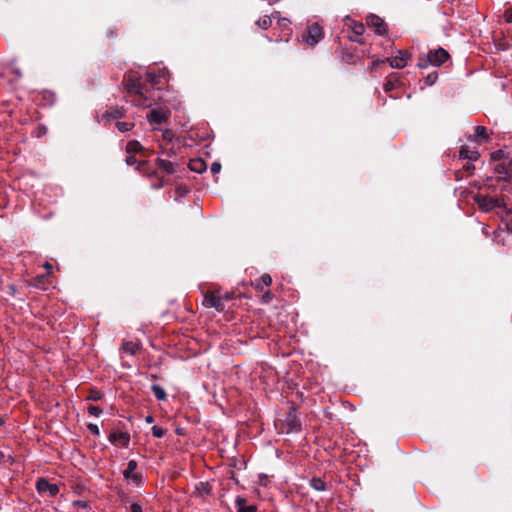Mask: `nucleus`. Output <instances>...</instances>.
Returning a JSON list of instances; mask_svg holds the SVG:
<instances>
[{
	"label": "nucleus",
	"instance_id": "f257e3e1",
	"mask_svg": "<svg viewBox=\"0 0 512 512\" xmlns=\"http://www.w3.org/2000/svg\"><path fill=\"white\" fill-rule=\"evenodd\" d=\"M324 38L323 26L315 22L307 26L300 41L309 47L316 46Z\"/></svg>",
	"mask_w": 512,
	"mask_h": 512
},
{
	"label": "nucleus",
	"instance_id": "f03ea898",
	"mask_svg": "<svg viewBox=\"0 0 512 512\" xmlns=\"http://www.w3.org/2000/svg\"><path fill=\"white\" fill-rule=\"evenodd\" d=\"M479 207L484 211H490L494 208H504L510 210L508 199L505 196L492 197L487 195H479L476 198Z\"/></svg>",
	"mask_w": 512,
	"mask_h": 512
},
{
	"label": "nucleus",
	"instance_id": "7ed1b4c3",
	"mask_svg": "<svg viewBox=\"0 0 512 512\" xmlns=\"http://www.w3.org/2000/svg\"><path fill=\"white\" fill-rule=\"evenodd\" d=\"M449 57V53L440 47L438 49L429 51L427 57L421 60L418 63V66L421 68H426L428 65L438 67L444 64L449 59Z\"/></svg>",
	"mask_w": 512,
	"mask_h": 512
},
{
	"label": "nucleus",
	"instance_id": "20e7f679",
	"mask_svg": "<svg viewBox=\"0 0 512 512\" xmlns=\"http://www.w3.org/2000/svg\"><path fill=\"white\" fill-rule=\"evenodd\" d=\"M230 299L228 294L224 296L219 295L216 292H208L204 295L202 305L205 308H214L218 312L225 310L224 301Z\"/></svg>",
	"mask_w": 512,
	"mask_h": 512
},
{
	"label": "nucleus",
	"instance_id": "39448f33",
	"mask_svg": "<svg viewBox=\"0 0 512 512\" xmlns=\"http://www.w3.org/2000/svg\"><path fill=\"white\" fill-rule=\"evenodd\" d=\"M137 467L138 463L136 460H129L127 468L123 471V478L127 483L138 487L143 483V475L137 471Z\"/></svg>",
	"mask_w": 512,
	"mask_h": 512
},
{
	"label": "nucleus",
	"instance_id": "423d86ee",
	"mask_svg": "<svg viewBox=\"0 0 512 512\" xmlns=\"http://www.w3.org/2000/svg\"><path fill=\"white\" fill-rule=\"evenodd\" d=\"M154 90L145 88L142 94L138 95L137 98L131 99V102L139 108L147 109L151 108L156 104V99L153 96Z\"/></svg>",
	"mask_w": 512,
	"mask_h": 512
},
{
	"label": "nucleus",
	"instance_id": "0eeeda50",
	"mask_svg": "<svg viewBox=\"0 0 512 512\" xmlns=\"http://www.w3.org/2000/svg\"><path fill=\"white\" fill-rule=\"evenodd\" d=\"M36 490L40 494H47L49 497H55L60 489L56 484L50 483L45 478H39L36 482Z\"/></svg>",
	"mask_w": 512,
	"mask_h": 512
},
{
	"label": "nucleus",
	"instance_id": "6e6552de",
	"mask_svg": "<svg viewBox=\"0 0 512 512\" xmlns=\"http://www.w3.org/2000/svg\"><path fill=\"white\" fill-rule=\"evenodd\" d=\"M284 422L287 427V433L298 432L301 430V424L294 407H290Z\"/></svg>",
	"mask_w": 512,
	"mask_h": 512
},
{
	"label": "nucleus",
	"instance_id": "1a4fd4ad",
	"mask_svg": "<svg viewBox=\"0 0 512 512\" xmlns=\"http://www.w3.org/2000/svg\"><path fill=\"white\" fill-rule=\"evenodd\" d=\"M170 111L167 109L159 108L152 109L147 115V119L151 124H162L168 120Z\"/></svg>",
	"mask_w": 512,
	"mask_h": 512
},
{
	"label": "nucleus",
	"instance_id": "9d476101",
	"mask_svg": "<svg viewBox=\"0 0 512 512\" xmlns=\"http://www.w3.org/2000/svg\"><path fill=\"white\" fill-rule=\"evenodd\" d=\"M108 440L114 445L127 448L130 442V435L127 432L115 430L110 433Z\"/></svg>",
	"mask_w": 512,
	"mask_h": 512
},
{
	"label": "nucleus",
	"instance_id": "9b49d317",
	"mask_svg": "<svg viewBox=\"0 0 512 512\" xmlns=\"http://www.w3.org/2000/svg\"><path fill=\"white\" fill-rule=\"evenodd\" d=\"M125 86L131 99L137 98V96L142 94L146 88V86L141 84V82L138 79L133 78L128 79Z\"/></svg>",
	"mask_w": 512,
	"mask_h": 512
},
{
	"label": "nucleus",
	"instance_id": "f8f14e48",
	"mask_svg": "<svg viewBox=\"0 0 512 512\" xmlns=\"http://www.w3.org/2000/svg\"><path fill=\"white\" fill-rule=\"evenodd\" d=\"M367 25L374 28L378 35H384L387 32L384 20L377 15L371 14L367 19Z\"/></svg>",
	"mask_w": 512,
	"mask_h": 512
},
{
	"label": "nucleus",
	"instance_id": "ddd939ff",
	"mask_svg": "<svg viewBox=\"0 0 512 512\" xmlns=\"http://www.w3.org/2000/svg\"><path fill=\"white\" fill-rule=\"evenodd\" d=\"M410 57V54L403 51H398V55L391 57L388 59L389 64L392 68L402 69L407 65V61Z\"/></svg>",
	"mask_w": 512,
	"mask_h": 512
},
{
	"label": "nucleus",
	"instance_id": "4468645a",
	"mask_svg": "<svg viewBox=\"0 0 512 512\" xmlns=\"http://www.w3.org/2000/svg\"><path fill=\"white\" fill-rule=\"evenodd\" d=\"M349 27L351 28V30L354 34V36L348 37L349 40L357 42L359 44H364V41L358 38L359 36L363 35V33L365 32L364 25L360 22L351 21V24H349Z\"/></svg>",
	"mask_w": 512,
	"mask_h": 512
},
{
	"label": "nucleus",
	"instance_id": "2eb2a0df",
	"mask_svg": "<svg viewBox=\"0 0 512 512\" xmlns=\"http://www.w3.org/2000/svg\"><path fill=\"white\" fill-rule=\"evenodd\" d=\"M364 57V52L359 54L356 50H344L341 59L346 64H356L358 60Z\"/></svg>",
	"mask_w": 512,
	"mask_h": 512
},
{
	"label": "nucleus",
	"instance_id": "dca6fc26",
	"mask_svg": "<svg viewBox=\"0 0 512 512\" xmlns=\"http://www.w3.org/2000/svg\"><path fill=\"white\" fill-rule=\"evenodd\" d=\"M125 113L126 110L123 107H111L103 114V119L106 122H109L110 120L122 118L125 115Z\"/></svg>",
	"mask_w": 512,
	"mask_h": 512
},
{
	"label": "nucleus",
	"instance_id": "f3484780",
	"mask_svg": "<svg viewBox=\"0 0 512 512\" xmlns=\"http://www.w3.org/2000/svg\"><path fill=\"white\" fill-rule=\"evenodd\" d=\"M480 157V154L477 150L470 149L468 146L464 145L460 147L459 150V158L469 161H477Z\"/></svg>",
	"mask_w": 512,
	"mask_h": 512
},
{
	"label": "nucleus",
	"instance_id": "a211bd4d",
	"mask_svg": "<svg viewBox=\"0 0 512 512\" xmlns=\"http://www.w3.org/2000/svg\"><path fill=\"white\" fill-rule=\"evenodd\" d=\"M156 165L159 169L163 170L167 174H174L177 172V164L169 160L157 158Z\"/></svg>",
	"mask_w": 512,
	"mask_h": 512
},
{
	"label": "nucleus",
	"instance_id": "6ab92c4d",
	"mask_svg": "<svg viewBox=\"0 0 512 512\" xmlns=\"http://www.w3.org/2000/svg\"><path fill=\"white\" fill-rule=\"evenodd\" d=\"M140 348L141 344L138 341H124L122 343V350L132 356L136 355Z\"/></svg>",
	"mask_w": 512,
	"mask_h": 512
},
{
	"label": "nucleus",
	"instance_id": "aec40b11",
	"mask_svg": "<svg viewBox=\"0 0 512 512\" xmlns=\"http://www.w3.org/2000/svg\"><path fill=\"white\" fill-rule=\"evenodd\" d=\"M188 167L191 171L201 174L207 168L204 160L197 158L189 161Z\"/></svg>",
	"mask_w": 512,
	"mask_h": 512
},
{
	"label": "nucleus",
	"instance_id": "412c9836",
	"mask_svg": "<svg viewBox=\"0 0 512 512\" xmlns=\"http://www.w3.org/2000/svg\"><path fill=\"white\" fill-rule=\"evenodd\" d=\"M235 505L237 508V512H256L257 506L255 505H246V500L243 497H237L235 500Z\"/></svg>",
	"mask_w": 512,
	"mask_h": 512
},
{
	"label": "nucleus",
	"instance_id": "4be33fe9",
	"mask_svg": "<svg viewBox=\"0 0 512 512\" xmlns=\"http://www.w3.org/2000/svg\"><path fill=\"white\" fill-rule=\"evenodd\" d=\"M488 138L489 137L487 134V129L484 126H476L475 133L470 139L472 141H478V140L487 141Z\"/></svg>",
	"mask_w": 512,
	"mask_h": 512
},
{
	"label": "nucleus",
	"instance_id": "5701e85b",
	"mask_svg": "<svg viewBox=\"0 0 512 512\" xmlns=\"http://www.w3.org/2000/svg\"><path fill=\"white\" fill-rule=\"evenodd\" d=\"M495 172L500 175V179L505 181H511L510 178H508V170L506 161H503L502 163H499L494 168Z\"/></svg>",
	"mask_w": 512,
	"mask_h": 512
},
{
	"label": "nucleus",
	"instance_id": "b1692460",
	"mask_svg": "<svg viewBox=\"0 0 512 512\" xmlns=\"http://www.w3.org/2000/svg\"><path fill=\"white\" fill-rule=\"evenodd\" d=\"M143 149L141 143L137 140H131L126 145V152L128 154H135L140 152Z\"/></svg>",
	"mask_w": 512,
	"mask_h": 512
},
{
	"label": "nucleus",
	"instance_id": "393cba45",
	"mask_svg": "<svg viewBox=\"0 0 512 512\" xmlns=\"http://www.w3.org/2000/svg\"><path fill=\"white\" fill-rule=\"evenodd\" d=\"M151 390L157 400L165 401L167 399V394L163 387L154 384L152 385Z\"/></svg>",
	"mask_w": 512,
	"mask_h": 512
},
{
	"label": "nucleus",
	"instance_id": "a878e982",
	"mask_svg": "<svg viewBox=\"0 0 512 512\" xmlns=\"http://www.w3.org/2000/svg\"><path fill=\"white\" fill-rule=\"evenodd\" d=\"M310 486L316 491L326 490V483L319 477H313L310 481Z\"/></svg>",
	"mask_w": 512,
	"mask_h": 512
},
{
	"label": "nucleus",
	"instance_id": "bb28decb",
	"mask_svg": "<svg viewBox=\"0 0 512 512\" xmlns=\"http://www.w3.org/2000/svg\"><path fill=\"white\" fill-rule=\"evenodd\" d=\"M115 125H116V128L118 129V131L121 133L128 132V131L132 130L135 126V124L130 121H118V122H116Z\"/></svg>",
	"mask_w": 512,
	"mask_h": 512
},
{
	"label": "nucleus",
	"instance_id": "cd10ccee",
	"mask_svg": "<svg viewBox=\"0 0 512 512\" xmlns=\"http://www.w3.org/2000/svg\"><path fill=\"white\" fill-rule=\"evenodd\" d=\"M260 29L267 30L271 26V17L264 15L260 17L255 23Z\"/></svg>",
	"mask_w": 512,
	"mask_h": 512
},
{
	"label": "nucleus",
	"instance_id": "c85d7f7f",
	"mask_svg": "<svg viewBox=\"0 0 512 512\" xmlns=\"http://www.w3.org/2000/svg\"><path fill=\"white\" fill-rule=\"evenodd\" d=\"M189 193V189L184 185H178L175 189V197L176 201H179L181 198L185 197Z\"/></svg>",
	"mask_w": 512,
	"mask_h": 512
},
{
	"label": "nucleus",
	"instance_id": "c756f323",
	"mask_svg": "<svg viewBox=\"0 0 512 512\" xmlns=\"http://www.w3.org/2000/svg\"><path fill=\"white\" fill-rule=\"evenodd\" d=\"M272 283V278L269 274H263L260 278H259V283L257 284V288H260V285H264V286H270Z\"/></svg>",
	"mask_w": 512,
	"mask_h": 512
},
{
	"label": "nucleus",
	"instance_id": "7c9ffc66",
	"mask_svg": "<svg viewBox=\"0 0 512 512\" xmlns=\"http://www.w3.org/2000/svg\"><path fill=\"white\" fill-rule=\"evenodd\" d=\"M47 133V128L46 126L44 125H39L34 131H33V136L36 137V138H40L44 135H46Z\"/></svg>",
	"mask_w": 512,
	"mask_h": 512
},
{
	"label": "nucleus",
	"instance_id": "2f4dec72",
	"mask_svg": "<svg viewBox=\"0 0 512 512\" xmlns=\"http://www.w3.org/2000/svg\"><path fill=\"white\" fill-rule=\"evenodd\" d=\"M87 412L89 413V415H92V416L98 417V416H100V414L102 413V409H101V408H99L98 406L89 405V406L87 407Z\"/></svg>",
	"mask_w": 512,
	"mask_h": 512
},
{
	"label": "nucleus",
	"instance_id": "473e14b6",
	"mask_svg": "<svg viewBox=\"0 0 512 512\" xmlns=\"http://www.w3.org/2000/svg\"><path fill=\"white\" fill-rule=\"evenodd\" d=\"M437 78H438L437 72L430 73L425 77V84L428 86H431L436 82Z\"/></svg>",
	"mask_w": 512,
	"mask_h": 512
},
{
	"label": "nucleus",
	"instance_id": "72a5a7b5",
	"mask_svg": "<svg viewBox=\"0 0 512 512\" xmlns=\"http://www.w3.org/2000/svg\"><path fill=\"white\" fill-rule=\"evenodd\" d=\"M151 432L155 438H162L165 435V430L159 426H153Z\"/></svg>",
	"mask_w": 512,
	"mask_h": 512
},
{
	"label": "nucleus",
	"instance_id": "f704fd0d",
	"mask_svg": "<svg viewBox=\"0 0 512 512\" xmlns=\"http://www.w3.org/2000/svg\"><path fill=\"white\" fill-rule=\"evenodd\" d=\"M473 162L474 161L467 160V162L463 165V170L467 175H472L474 173L475 166L473 165Z\"/></svg>",
	"mask_w": 512,
	"mask_h": 512
},
{
	"label": "nucleus",
	"instance_id": "c9c22d12",
	"mask_svg": "<svg viewBox=\"0 0 512 512\" xmlns=\"http://www.w3.org/2000/svg\"><path fill=\"white\" fill-rule=\"evenodd\" d=\"M168 184H169L168 180H166L162 177V178H158L157 182L152 183L151 186L153 189H161L162 187H164L165 185H168Z\"/></svg>",
	"mask_w": 512,
	"mask_h": 512
},
{
	"label": "nucleus",
	"instance_id": "e433bc0d",
	"mask_svg": "<svg viewBox=\"0 0 512 512\" xmlns=\"http://www.w3.org/2000/svg\"><path fill=\"white\" fill-rule=\"evenodd\" d=\"M197 489L208 494L210 492L209 484L206 482H200L197 486Z\"/></svg>",
	"mask_w": 512,
	"mask_h": 512
},
{
	"label": "nucleus",
	"instance_id": "4c0bfd02",
	"mask_svg": "<svg viewBox=\"0 0 512 512\" xmlns=\"http://www.w3.org/2000/svg\"><path fill=\"white\" fill-rule=\"evenodd\" d=\"M87 428L93 435L98 436L100 434L99 427L96 424L90 423Z\"/></svg>",
	"mask_w": 512,
	"mask_h": 512
},
{
	"label": "nucleus",
	"instance_id": "58836bf2",
	"mask_svg": "<svg viewBox=\"0 0 512 512\" xmlns=\"http://www.w3.org/2000/svg\"><path fill=\"white\" fill-rule=\"evenodd\" d=\"M210 170H211L212 174H214V175L218 174L221 170V164L218 162L212 163Z\"/></svg>",
	"mask_w": 512,
	"mask_h": 512
},
{
	"label": "nucleus",
	"instance_id": "ea45409f",
	"mask_svg": "<svg viewBox=\"0 0 512 512\" xmlns=\"http://www.w3.org/2000/svg\"><path fill=\"white\" fill-rule=\"evenodd\" d=\"M125 162H126L127 165L132 166V165H135L137 163V159H136V157L133 154H129L126 157Z\"/></svg>",
	"mask_w": 512,
	"mask_h": 512
},
{
	"label": "nucleus",
	"instance_id": "a19ab883",
	"mask_svg": "<svg viewBox=\"0 0 512 512\" xmlns=\"http://www.w3.org/2000/svg\"><path fill=\"white\" fill-rule=\"evenodd\" d=\"M101 394L97 391H93L90 393V395L88 396V400H91V401H98L101 399Z\"/></svg>",
	"mask_w": 512,
	"mask_h": 512
},
{
	"label": "nucleus",
	"instance_id": "79ce46f5",
	"mask_svg": "<svg viewBox=\"0 0 512 512\" xmlns=\"http://www.w3.org/2000/svg\"><path fill=\"white\" fill-rule=\"evenodd\" d=\"M291 21L286 18V17H283L282 19H279V22H278V25L281 27V28H286L290 25Z\"/></svg>",
	"mask_w": 512,
	"mask_h": 512
},
{
	"label": "nucleus",
	"instance_id": "37998d69",
	"mask_svg": "<svg viewBox=\"0 0 512 512\" xmlns=\"http://www.w3.org/2000/svg\"><path fill=\"white\" fill-rule=\"evenodd\" d=\"M130 510L131 512H143L142 505L140 503H132Z\"/></svg>",
	"mask_w": 512,
	"mask_h": 512
},
{
	"label": "nucleus",
	"instance_id": "c03bdc74",
	"mask_svg": "<svg viewBox=\"0 0 512 512\" xmlns=\"http://www.w3.org/2000/svg\"><path fill=\"white\" fill-rule=\"evenodd\" d=\"M504 19L507 23H512V8L505 11Z\"/></svg>",
	"mask_w": 512,
	"mask_h": 512
},
{
	"label": "nucleus",
	"instance_id": "a18cd8bd",
	"mask_svg": "<svg viewBox=\"0 0 512 512\" xmlns=\"http://www.w3.org/2000/svg\"><path fill=\"white\" fill-rule=\"evenodd\" d=\"M147 77L150 80L152 84H158L160 81L158 80L157 76L153 73H147Z\"/></svg>",
	"mask_w": 512,
	"mask_h": 512
},
{
	"label": "nucleus",
	"instance_id": "49530a36",
	"mask_svg": "<svg viewBox=\"0 0 512 512\" xmlns=\"http://www.w3.org/2000/svg\"><path fill=\"white\" fill-rule=\"evenodd\" d=\"M506 165L508 170V178H510V180L512 181V158L508 162H506Z\"/></svg>",
	"mask_w": 512,
	"mask_h": 512
},
{
	"label": "nucleus",
	"instance_id": "de8ad7c7",
	"mask_svg": "<svg viewBox=\"0 0 512 512\" xmlns=\"http://www.w3.org/2000/svg\"><path fill=\"white\" fill-rule=\"evenodd\" d=\"M268 481L269 480H268V476L267 475L262 474V475L259 476V483H260V485L266 486Z\"/></svg>",
	"mask_w": 512,
	"mask_h": 512
},
{
	"label": "nucleus",
	"instance_id": "09e8293b",
	"mask_svg": "<svg viewBox=\"0 0 512 512\" xmlns=\"http://www.w3.org/2000/svg\"><path fill=\"white\" fill-rule=\"evenodd\" d=\"M271 21L272 20H276L277 23L279 22V19H282L283 17H281L280 15V12L279 11H274L272 14H271Z\"/></svg>",
	"mask_w": 512,
	"mask_h": 512
},
{
	"label": "nucleus",
	"instance_id": "8fccbe9b",
	"mask_svg": "<svg viewBox=\"0 0 512 512\" xmlns=\"http://www.w3.org/2000/svg\"><path fill=\"white\" fill-rule=\"evenodd\" d=\"M262 299H263L264 303H269L271 301V299H272L271 292L264 293L263 296H262Z\"/></svg>",
	"mask_w": 512,
	"mask_h": 512
},
{
	"label": "nucleus",
	"instance_id": "3c124183",
	"mask_svg": "<svg viewBox=\"0 0 512 512\" xmlns=\"http://www.w3.org/2000/svg\"><path fill=\"white\" fill-rule=\"evenodd\" d=\"M503 152L501 150L499 151H496L494 153H492V160L496 161V160H499L502 156Z\"/></svg>",
	"mask_w": 512,
	"mask_h": 512
},
{
	"label": "nucleus",
	"instance_id": "603ef678",
	"mask_svg": "<svg viewBox=\"0 0 512 512\" xmlns=\"http://www.w3.org/2000/svg\"><path fill=\"white\" fill-rule=\"evenodd\" d=\"M145 421H146L147 423H152V422L154 421V418H153V416H152V415H147V416L145 417Z\"/></svg>",
	"mask_w": 512,
	"mask_h": 512
},
{
	"label": "nucleus",
	"instance_id": "864d4df0",
	"mask_svg": "<svg viewBox=\"0 0 512 512\" xmlns=\"http://www.w3.org/2000/svg\"><path fill=\"white\" fill-rule=\"evenodd\" d=\"M157 176V172L156 171H151L150 173H148V177L152 178V177H156Z\"/></svg>",
	"mask_w": 512,
	"mask_h": 512
},
{
	"label": "nucleus",
	"instance_id": "5fc2aeb1",
	"mask_svg": "<svg viewBox=\"0 0 512 512\" xmlns=\"http://www.w3.org/2000/svg\"><path fill=\"white\" fill-rule=\"evenodd\" d=\"M44 267H45L46 269H48V270H51V269H52V265H51L50 263H48V262H46V263L44 264Z\"/></svg>",
	"mask_w": 512,
	"mask_h": 512
},
{
	"label": "nucleus",
	"instance_id": "6e6d98bb",
	"mask_svg": "<svg viewBox=\"0 0 512 512\" xmlns=\"http://www.w3.org/2000/svg\"><path fill=\"white\" fill-rule=\"evenodd\" d=\"M49 97L51 98L52 102L55 101V94L54 93H49Z\"/></svg>",
	"mask_w": 512,
	"mask_h": 512
},
{
	"label": "nucleus",
	"instance_id": "4d7b16f0",
	"mask_svg": "<svg viewBox=\"0 0 512 512\" xmlns=\"http://www.w3.org/2000/svg\"><path fill=\"white\" fill-rule=\"evenodd\" d=\"M507 226H508V229L512 230V216H511V219L509 220Z\"/></svg>",
	"mask_w": 512,
	"mask_h": 512
},
{
	"label": "nucleus",
	"instance_id": "13d9d810",
	"mask_svg": "<svg viewBox=\"0 0 512 512\" xmlns=\"http://www.w3.org/2000/svg\"><path fill=\"white\" fill-rule=\"evenodd\" d=\"M5 455L0 451V464L3 462Z\"/></svg>",
	"mask_w": 512,
	"mask_h": 512
},
{
	"label": "nucleus",
	"instance_id": "bf43d9fd",
	"mask_svg": "<svg viewBox=\"0 0 512 512\" xmlns=\"http://www.w3.org/2000/svg\"><path fill=\"white\" fill-rule=\"evenodd\" d=\"M4 423H5V420H4L2 417H0V427H1Z\"/></svg>",
	"mask_w": 512,
	"mask_h": 512
},
{
	"label": "nucleus",
	"instance_id": "052dcab7",
	"mask_svg": "<svg viewBox=\"0 0 512 512\" xmlns=\"http://www.w3.org/2000/svg\"><path fill=\"white\" fill-rule=\"evenodd\" d=\"M145 163H139V165L137 166V170H140V166L141 165H144Z\"/></svg>",
	"mask_w": 512,
	"mask_h": 512
},
{
	"label": "nucleus",
	"instance_id": "680f3d73",
	"mask_svg": "<svg viewBox=\"0 0 512 512\" xmlns=\"http://www.w3.org/2000/svg\"><path fill=\"white\" fill-rule=\"evenodd\" d=\"M375 68H376V63L374 62V63L372 64L371 69H375Z\"/></svg>",
	"mask_w": 512,
	"mask_h": 512
}]
</instances>
